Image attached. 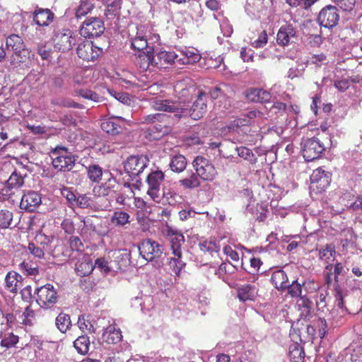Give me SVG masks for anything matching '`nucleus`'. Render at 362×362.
<instances>
[{
  "label": "nucleus",
  "mask_w": 362,
  "mask_h": 362,
  "mask_svg": "<svg viewBox=\"0 0 362 362\" xmlns=\"http://www.w3.org/2000/svg\"><path fill=\"white\" fill-rule=\"evenodd\" d=\"M339 21V14L336 6L328 5L320 12L317 21L321 26L332 28L337 26Z\"/></svg>",
  "instance_id": "nucleus-13"
},
{
  "label": "nucleus",
  "mask_w": 362,
  "mask_h": 362,
  "mask_svg": "<svg viewBox=\"0 0 362 362\" xmlns=\"http://www.w3.org/2000/svg\"><path fill=\"white\" fill-rule=\"evenodd\" d=\"M6 46L11 47L13 52H20L26 49L22 37L15 34L8 37L6 39Z\"/></svg>",
  "instance_id": "nucleus-39"
},
{
  "label": "nucleus",
  "mask_w": 362,
  "mask_h": 362,
  "mask_svg": "<svg viewBox=\"0 0 362 362\" xmlns=\"http://www.w3.org/2000/svg\"><path fill=\"white\" fill-rule=\"evenodd\" d=\"M122 335L119 329L113 326H109L103 334V340L110 344H116L121 341Z\"/></svg>",
  "instance_id": "nucleus-32"
},
{
  "label": "nucleus",
  "mask_w": 362,
  "mask_h": 362,
  "mask_svg": "<svg viewBox=\"0 0 362 362\" xmlns=\"http://www.w3.org/2000/svg\"><path fill=\"white\" fill-rule=\"evenodd\" d=\"M137 249L140 255L147 261L160 257L163 252V245L150 238L143 240L137 245Z\"/></svg>",
  "instance_id": "nucleus-9"
},
{
  "label": "nucleus",
  "mask_w": 362,
  "mask_h": 362,
  "mask_svg": "<svg viewBox=\"0 0 362 362\" xmlns=\"http://www.w3.org/2000/svg\"><path fill=\"white\" fill-rule=\"evenodd\" d=\"M327 60V56L324 53H320L316 54H313L310 56L308 60L307 63L313 64L317 66H321Z\"/></svg>",
  "instance_id": "nucleus-59"
},
{
  "label": "nucleus",
  "mask_w": 362,
  "mask_h": 362,
  "mask_svg": "<svg viewBox=\"0 0 362 362\" xmlns=\"http://www.w3.org/2000/svg\"><path fill=\"white\" fill-rule=\"evenodd\" d=\"M318 285L313 280L301 281L296 279L291 284H287L288 294L292 298L300 297L301 296L313 293L318 288Z\"/></svg>",
  "instance_id": "nucleus-8"
},
{
  "label": "nucleus",
  "mask_w": 362,
  "mask_h": 362,
  "mask_svg": "<svg viewBox=\"0 0 362 362\" xmlns=\"http://www.w3.org/2000/svg\"><path fill=\"white\" fill-rule=\"evenodd\" d=\"M257 289L255 286L249 284H243L238 288V297L240 300L245 302L254 300Z\"/></svg>",
  "instance_id": "nucleus-29"
},
{
  "label": "nucleus",
  "mask_w": 362,
  "mask_h": 362,
  "mask_svg": "<svg viewBox=\"0 0 362 362\" xmlns=\"http://www.w3.org/2000/svg\"><path fill=\"white\" fill-rule=\"evenodd\" d=\"M69 243L71 251L82 252L83 250V244L77 236H71L69 240Z\"/></svg>",
  "instance_id": "nucleus-58"
},
{
  "label": "nucleus",
  "mask_w": 362,
  "mask_h": 362,
  "mask_svg": "<svg viewBox=\"0 0 362 362\" xmlns=\"http://www.w3.org/2000/svg\"><path fill=\"white\" fill-rule=\"evenodd\" d=\"M151 107L156 111L173 113L177 119L188 115L187 105L181 101L154 98L151 100Z\"/></svg>",
  "instance_id": "nucleus-1"
},
{
  "label": "nucleus",
  "mask_w": 362,
  "mask_h": 362,
  "mask_svg": "<svg viewBox=\"0 0 362 362\" xmlns=\"http://www.w3.org/2000/svg\"><path fill=\"white\" fill-rule=\"evenodd\" d=\"M52 164L54 168L63 172L70 171L75 165V158L66 147L56 146L52 150Z\"/></svg>",
  "instance_id": "nucleus-2"
},
{
  "label": "nucleus",
  "mask_w": 362,
  "mask_h": 362,
  "mask_svg": "<svg viewBox=\"0 0 362 362\" xmlns=\"http://www.w3.org/2000/svg\"><path fill=\"white\" fill-rule=\"evenodd\" d=\"M78 326L79 329L83 332H88V333H95V327H94L93 324L90 322L88 317L86 318L84 315H81L78 317V322H77Z\"/></svg>",
  "instance_id": "nucleus-48"
},
{
  "label": "nucleus",
  "mask_w": 362,
  "mask_h": 362,
  "mask_svg": "<svg viewBox=\"0 0 362 362\" xmlns=\"http://www.w3.org/2000/svg\"><path fill=\"white\" fill-rule=\"evenodd\" d=\"M102 168L97 165H90L88 168V178L95 182H98L102 177Z\"/></svg>",
  "instance_id": "nucleus-53"
},
{
  "label": "nucleus",
  "mask_w": 362,
  "mask_h": 362,
  "mask_svg": "<svg viewBox=\"0 0 362 362\" xmlns=\"http://www.w3.org/2000/svg\"><path fill=\"white\" fill-rule=\"evenodd\" d=\"M23 278L18 273L11 271L5 277V288L10 293H17L23 286Z\"/></svg>",
  "instance_id": "nucleus-22"
},
{
  "label": "nucleus",
  "mask_w": 362,
  "mask_h": 362,
  "mask_svg": "<svg viewBox=\"0 0 362 362\" xmlns=\"http://www.w3.org/2000/svg\"><path fill=\"white\" fill-rule=\"evenodd\" d=\"M302 144V155L308 162L320 158L325 150L324 144L317 136L304 140Z\"/></svg>",
  "instance_id": "nucleus-7"
},
{
  "label": "nucleus",
  "mask_w": 362,
  "mask_h": 362,
  "mask_svg": "<svg viewBox=\"0 0 362 362\" xmlns=\"http://www.w3.org/2000/svg\"><path fill=\"white\" fill-rule=\"evenodd\" d=\"M206 94L204 91L199 92L197 100L194 102L189 110V115L192 119L197 120L203 117L206 112L207 105L206 103ZM189 112V110H188Z\"/></svg>",
  "instance_id": "nucleus-19"
},
{
  "label": "nucleus",
  "mask_w": 362,
  "mask_h": 362,
  "mask_svg": "<svg viewBox=\"0 0 362 362\" xmlns=\"http://www.w3.org/2000/svg\"><path fill=\"white\" fill-rule=\"evenodd\" d=\"M262 264V262L260 258L253 257L250 259V265L248 267H244V262H242V267L250 274H258L260 267Z\"/></svg>",
  "instance_id": "nucleus-51"
},
{
  "label": "nucleus",
  "mask_w": 362,
  "mask_h": 362,
  "mask_svg": "<svg viewBox=\"0 0 362 362\" xmlns=\"http://www.w3.org/2000/svg\"><path fill=\"white\" fill-rule=\"evenodd\" d=\"M103 49L95 45L91 41H83L76 48L78 57L84 61L92 62L97 59L102 54Z\"/></svg>",
  "instance_id": "nucleus-14"
},
{
  "label": "nucleus",
  "mask_w": 362,
  "mask_h": 362,
  "mask_svg": "<svg viewBox=\"0 0 362 362\" xmlns=\"http://www.w3.org/2000/svg\"><path fill=\"white\" fill-rule=\"evenodd\" d=\"M350 354L351 362H362V346H352Z\"/></svg>",
  "instance_id": "nucleus-62"
},
{
  "label": "nucleus",
  "mask_w": 362,
  "mask_h": 362,
  "mask_svg": "<svg viewBox=\"0 0 362 362\" xmlns=\"http://www.w3.org/2000/svg\"><path fill=\"white\" fill-rule=\"evenodd\" d=\"M187 163V159L184 156L176 155L172 158L170 167L173 172L181 173L186 168Z\"/></svg>",
  "instance_id": "nucleus-43"
},
{
  "label": "nucleus",
  "mask_w": 362,
  "mask_h": 362,
  "mask_svg": "<svg viewBox=\"0 0 362 362\" xmlns=\"http://www.w3.org/2000/svg\"><path fill=\"white\" fill-rule=\"evenodd\" d=\"M75 270L78 276H86L93 270V266L89 258H84L76 264Z\"/></svg>",
  "instance_id": "nucleus-35"
},
{
  "label": "nucleus",
  "mask_w": 362,
  "mask_h": 362,
  "mask_svg": "<svg viewBox=\"0 0 362 362\" xmlns=\"http://www.w3.org/2000/svg\"><path fill=\"white\" fill-rule=\"evenodd\" d=\"M328 294L327 291H319L315 296V303L317 310L324 313L325 310H328L327 307V298Z\"/></svg>",
  "instance_id": "nucleus-50"
},
{
  "label": "nucleus",
  "mask_w": 362,
  "mask_h": 362,
  "mask_svg": "<svg viewBox=\"0 0 362 362\" xmlns=\"http://www.w3.org/2000/svg\"><path fill=\"white\" fill-rule=\"evenodd\" d=\"M50 255L54 258L70 256L65 245L62 241H57L53 250H50Z\"/></svg>",
  "instance_id": "nucleus-52"
},
{
  "label": "nucleus",
  "mask_w": 362,
  "mask_h": 362,
  "mask_svg": "<svg viewBox=\"0 0 362 362\" xmlns=\"http://www.w3.org/2000/svg\"><path fill=\"white\" fill-rule=\"evenodd\" d=\"M334 272H332L334 274V280L337 283V286L334 288V296H335V303L337 306L340 308L341 310H346L344 307V296L341 291V288H340L339 285L338 284L339 282V276L341 274L344 266L341 262H337L334 266Z\"/></svg>",
  "instance_id": "nucleus-21"
},
{
  "label": "nucleus",
  "mask_w": 362,
  "mask_h": 362,
  "mask_svg": "<svg viewBox=\"0 0 362 362\" xmlns=\"http://www.w3.org/2000/svg\"><path fill=\"white\" fill-rule=\"evenodd\" d=\"M105 30L104 22L98 18H90L85 21L80 28L81 36L87 38L98 37Z\"/></svg>",
  "instance_id": "nucleus-11"
},
{
  "label": "nucleus",
  "mask_w": 362,
  "mask_h": 362,
  "mask_svg": "<svg viewBox=\"0 0 362 362\" xmlns=\"http://www.w3.org/2000/svg\"><path fill=\"white\" fill-rule=\"evenodd\" d=\"M95 8L94 4L90 0H81L75 10V17L81 18L90 13Z\"/></svg>",
  "instance_id": "nucleus-38"
},
{
  "label": "nucleus",
  "mask_w": 362,
  "mask_h": 362,
  "mask_svg": "<svg viewBox=\"0 0 362 362\" xmlns=\"http://www.w3.org/2000/svg\"><path fill=\"white\" fill-rule=\"evenodd\" d=\"M18 341L19 337L17 335H15L13 333H5L1 336L0 345L2 347L9 349L15 346V345L18 342Z\"/></svg>",
  "instance_id": "nucleus-47"
},
{
  "label": "nucleus",
  "mask_w": 362,
  "mask_h": 362,
  "mask_svg": "<svg viewBox=\"0 0 362 362\" xmlns=\"http://www.w3.org/2000/svg\"><path fill=\"white\" fill-rule=\"evenodd\" d=\"M111 222L117 226H124L130 223V215L124 211L116 210L110 218Z\"/></svg>",
  "instance_id": "nucleus-36"
},
{
  "label": "nucleus",
  "mask_w": 362,
  "mask_h": 362,
  "mask_svg": "<svg viewBox=\"0 0 362 362\" xmlns=\"http://www.w3.org/2000/svg\"><path fill=\"white\" fill-rule=\"evenodd\" d=\"M166 238L170 243V249L173 255H180L182 252V245L185 243V237L182 233L170 226H167Z\"/></svg>",
  "instance_id": "nucleus-15"
},
{
  "label": "nucleus",
  "mask_w": 362,
  "mask_h": 362,
  "mask_svg": "<svg viewBox=\"0 0 362 362\" xmlns=\"http://www.w3.org/2000/svg\"><path fill=\"white\" fill-rule=\"evenodd\" d=\"M199 179L196 173H191L189 177L180 180L179 183L185 189H195L201 185Z\"/></svg>",
  "instance_id": "nucleus-37"
},
{
  "label": "nucleus",
  "mask_w": 362,
  "mask_h": 362,
  "mask_svg": "<svg viewBox=\"0 0 362 362\" xmlns=\"http://www.w3.org/2000/svg\"><path fill=\"white\" fill-rule=\"evenodd\" d=\"M332 174L320 167L313 170L311 176V183L316 185L319 192L325 191L330 185Z\"/></svg>",
  "instance_id": "nucleus-18"
},
{
  "label": "nucleus",
  "mask_w": 362,
  "mask_h": 362,
  "mask_svg": "<svg viewBox=\"0 0 362 362\" xmlns=\"http://www.w3.org/2000/svg\"><path fill=\"white\" fill-rule=\"evenodd\" d=\"M192 165L197 175L204 181H212L217 175L214 165L203 156H197L192 162Z\"/></svg>",
  "instance_id": "nucleus-6"
},
{
  "label": "nucleus",
  "mask_w": 362,
  "mask_h": 362,
  "mask_svg": "<svg viewBox=\"0 0 362 362\" xmlns=\"http://www.w3.org/2000/svg\"><path fill=\"white\" fill-rule=\"evenodd\" d=\"M335 247L332 244H327L319 250V257L321 260L329 263L334 259Z\"/></svg>",
  "instance_id": "nucleus-42"
},
{
  "label": "nucleus",
  "mask_w": 362,
  "mask_h": 362,
  "mask_svg": "<svg viewBox=\"0 0 362 362\" xmlns=\"http://www.w3.org/2000/svg\"><path fill=\"white\" fill-rule=\"evenodd\" d=\"M20 197L21 208L28 210L29 211H33L34 209L39 206L41 203L40 195L34 191H28L27 193H24L23 195H21Z\"/></svg>",
  "instance_id": "nucleus-23"
},
{
  "label": "nucleus",
  "mask_w": 362,
  "mask_h": 362,
  "mask_svg": "<svg viewBox=\"0 0 362 362\" xmlns=\"http://www.w3.org/2000/svg\"><path fill=\"white\" fill-rule=\"evenodd\" d=\"M54 237L52 235H46L43 233L37 234L35 237V243L41 247L44 252H49L51 249V244L53 241Z\"/></svg>",
  "instance_id": "nucleus-44"
},
{
  "label": "nucleus",
  "mask_w": 362,
  "mask_h": 362,
  "mask_svg": "<svg viewBox=\"0 0 362 362\" xmlns=\"http://www.w3.org/2000/svg\"><path fill=\"white\" fill-rule=\"evenodd\" d=\"M52 41L56 50L66 52L76 43V35L69 28L59 29L54 32Z\"/></svg>",
  "instance_id": "nucleus-4"
},
{
  "label": "nucleus",
  "mask_w": 362,
  "mask_h": 362,
  "mask_svg": "<svg viewBox=\"0 0 362 362\" xmlns=\"http://www.w3.org/2000/svg\"><path fill=\"white\" fill-rule=\"evenodd\" d=\"M200 250L204 252H210L212 253L214 252H218L220 250V246L217 245L215 242L211 240H202L199 242V244Z\"/></svg>",
  "instance_id": "nucleus-54"
},
{
  "label": "nucleus",
  "mask_w": 362,
  "mask_h": 362,
  "mask_svg": "<svg viewBox=\"0 0 362 362\" xmlns=\"http://www.w3.org/2000/svg\"><path fill=\"white\" fill-rule=\"evenodd\" d=\"M288 357L291 362H303L305 351L303 347L298 343H292L288 347Z\"/></svg>",
  "instance_id": "nucleus-31"
},
{
  "label": "nucleus",
  "mask_w": 362,
  "mask_h": 362,
  "mask_svg": "<svg viewBox=\"0 0 362 362\" xmlns=\"http://www.w3.org/2000/svg\"><path fill=\"white\" fill-rule=\"evenodd\" d=\"M24 184V178L18 174L16 171H14L6 181V192L8 195L14 194L16 191L19 192V196L21 195L20 188Z\"/></svg>",
  "instance_id": "nucleus-26"
},
{
  "label": "nucleus",
  "mask_w": 362,
  "mask_h": 362,
  "mask_svg": "<svg viewBox=\"0 0 362 362\" xmlns=\"http://www.w3.org/2000/svg\"><path fill=\"white\" fill-rule=\"evenodd\" d=\"M21 270L27 275L35 276L38 274L39 269L37 267H33L27 262H22L20 264Z\"/></svg>",
  "instance_id": "nucleus-64"
},
{
  "label": "nucleus",
  "mask_w": 362,
  "mask_h": 362,
  "mask_svg": "<svg viewBox=\"0 0 362 362\" xmlns=\"http://www.w3.org/2000/svg\"><path fill=\"white\" fill-rule=\"evenodd\" d=\"M177 54L175 52L159 51L153 54V68L159 69L168 68L177 62Z\"/></svg>",
  "instance_id": "nucleus-17"
},
{
  "label": "nucleus",
  "mask_w": 362,
  "mask_h": 362,
  "mask_svg": "<svg viewBox=\"0 0 362 362\" xmlns=\"http://www.w3.org/2000/svg\"><path fill=\"white\" fill-rule=\"evenodd\" d=\"M246 97L252 102L264 103L270 100L271 94L262 88H250L247 90Z\"/></svg>",
  "instance_id": "nucleus-27"
},
{
  "label": "nucleus",
  "mask_w": 362,
  "mask_h": 362,
  "mask_svg": "<svg viewBox=\"0 0 362 362\" xmlns=\"http://www.w3.org/2000/svg\"><path fill=\"white\" fill-rule=\"evenodd\" d=\"M173 117L165 113H155L143 117L142 123L151 124L148 131L161 134H168L173 124Z\"/></svg>",
  "instance_id": "nucleus-3"
},
{
  "label": "nucleus",
  "mask_w": 362,
  "mask_h": 362,
  "mask_svg": "<svg viewBox=\"0 0 362 362\" xmlns=\"http://www.w3.org/2000/svg\"><path fill=\"white\" fill-rule=\"evenodd\" d=\"M30 51L28 49L20 52H13L10 58V66L13 69L21 67L25 64L30 58Z\"/></svg>",
  "instance_id": "nucleus-28"
},
{
  "label": "nucleus",
  "mask_w": 362,
  "mask_h": 362,
  "mask_svg": "<svg viewBox=\"0 0 362 362\" xmlns=\"http://www.w3.org/2000/svg\"><path fill=\"white\" fill-rule=\"evenodd\" d=\"M100 127L103 131L107 134H118L122 130L121 126L112 119L103 121Z\"/></svg>",
  "instance_id": "nucleus-46"
},
{
  "label": "nucleus",
  "mask_w": 362,
  "mask_h": 362,
  "mask_svg": "<svg viewBox=\"0 0 362 362\" xmlns=\"http://www.w3.org/2000/svg\"><path fill=\"white\" fill-rule=\"evenodd\" d=\"M135 63L141 71L151 69L153 68V54H151L148 51L146 54L144 52L139 54L136 58Z\"/></svg>",
  "instance_id": "nucleus-34"
},
{
  "label": "nucleus",
  "mask_w": 362,
  "mask_h": 362,
  "mask_svg": "<svg viewBox=\"0 0 362 362\" xmlns=\"http://www.w3.org/2000/svg\"><path fill=\"white\" fill-rule=\"evenodd\" d=\"M52 50L49 46L45 44H40L37 47V53L40 56L42 59H48L52 54Z\"/></svg>",
  "instance_id": "nucleus-61"
},
{
  "label": "nucleus",
  "mask_w": 362,
  "mask_h": 362,
  "mask_svg": "<svg viewBox=\"0 0 362 362\" xmlns=\"http://www.w3.org/2000/svg\"><path fill=\"white\" fill-rule=\"evenodd\" d=\"M129 40L130 42L131 48L143 51L148 47L147 36L144 30L137 28L135 32L129 34Z\"/></svg>",
  "instance_id": "nucleus-20"
},
{
  "label": "nucleus",
  "mask_w": 362,
  "mask_h": 362,
  "mask_svg": "<svg viewBox=\"0 0 362 362\" xmlns=\"http://www.w3.org/2000/svg\"><path fill=\"white\" fill-rule=\"evenodd\" d=\"M90 340L87 335L79 336L74 342V346L78 353L85 355L86 354L90 348Z\"/></svg>",
  "instance_id": "nucleus-41"
},
{
  "label": "nucleus",
  "mask_w": 362,
  "mask_h": 362,
  "mask_svg": "<svg viewBox=\"0 0 362 362\" xmlns=\"http://www.w3.org/2000/svg\"><path fill=\"white\" fill-rule=\"evenodd\" d=\"M165 180V173L160 170H152L146 177V194L156 203L161 202V185Z\"/></svg>",
  "instance_id": "nucleus-5"
},
{
  "label": "nucleus",
  "mask_w": 362,
  "mask_h": 362,
  "mask_svg": "<svg viewBox=\"0 0 362 362\" xmlns=\"http://www.w3.org/2000/svg\"><path fill=\"white\" fill-rule=\"evenodd\" d=\"M337 6L343 11H351L356 4V0H334Z\"/></svg>",
  "instance_id": "nucleus-57"
},
{
  "label": "nucleus",
  "mask_w": 362,
  "mask_h": 362,
  "mask_svg": "<svg viewBox=\"0 0 362 362\" xmlns=\"http://www.w3.org/2000/svg\"><path fill=\"white\" fill-rule=\"evenodd\" d=\"M173 257L168 259V265L170 269L177 276H180L181 271L185 267L186 263L182 260V252L180 255H173Z\"/></svg>",
  "instance_id": "nucleus-33"
},
{
  "label": "nucleus",
  "mask_w": 362,
  "mask_h": 362,
  "mask_svg": "<svg viewBox=\"0 0 362 362\" xmlns=\"http://www.w3.org/2000/svg\"><path fill=\"white\" fill-rule=\"evenodd\" d=\"M299 298L300 300L298 301V305L303 309L302 315L305 317L310 315L313 309L312 301L307 297V295L301 296Z\"/></svg>",
  "instance_id": "nucleus-49"
},
{
  "label": "nucleus",
  "mask_w": 362,
  "mask_h": 362,
  "mask_svg": "<svg viewBox=\"0 0 362 362\" xmlns=\"http://www.w3.org/2000/svg\"><path fill=\"white\" fill-rule=\"evenodd\" d=\"M54 13L48 8H37L33 13V21L39 26H48L54 19Z\"/></svg>",
  "instance_id": "nucleus-25"
},
{
  "label": "nucleus",
  "mask_w": 362,
  "mask_h": 362,
  "mask_svg": "<svg viewBox=\"0 0 362 362\" xmlns=\"http://www.w3.org/2000/svg\"><path fill=\"white\" fill-rule=\"evenodd\" d=\"M272 284L278 290H286L288 284V276L284 270H277L272 273L271 276Z\"/></svg>",
  "instance_id": "nucleus-30"
},
{
  "label": "nucleus",
  "mask_w": 362,
  "mask_h": 362,
  "mask_svg": "<svg viewBox=\"0 0 362 362\" xmlns=\"http://www.w3.org/2000/svg\"><path fill=\"white\" fill-rule=\"evenodd\" d=\"M55 324L61 332L65 333L71 325L70 316L64 313H59L56 317Z\"/></svg>",
  "instance_id": "nucleus-45"
},
{
  "label": "nucleus",
  "mask_w": 362,
  "mask_h": 362,
  "mask_svg": "<svg viewBox=\"0 0 362 362\" xmlns=\"http://www.w3.org/2000/svg\"><path fill=\"white\" fill-rule=\"evenodd\" d=\"M37 302L44 308H51L57 301V293L54 286L50 284H47L37 288L36 291Z\"/></svg>",
  "instance_id": "nucleus-12"
},
{
  "label": "nucleus",
  "mask_w": 362,
  "mask_h": 362,
  "mask_svg": "<svg viewBox=\"0 0 362 362\" xmlns=\"http://www.w3.org/2000/svg\"><path fill=\"white\" fill-rule=\"evenodd\" d=\"M240 57L244 62H255L257 60L265 59L263 53L255 54L253 49L247 47H243L240 51Z\"/></svg>",
  "instance_id": "nucleus-40"
},
{
  "label": "nucleus",
  "mask_w": 362,
  "mask_h": 362,
  "mask_svg": "<svg viewBox=\"0 0 362 362\" xmlns=\"http://www.w3.org/2000/svg\"><path fill=\"white\" fill-rule=\"evenodd\" d=\"M201 56L194 48H185L180 51V57L177 55V62L180 64H194L198 62Z\"/></svg>",
  "instance_id": "nucleus-24"
},
{
  "label": "nucleus",
  "mask_w": 362,
  "mask_h": 362,
  "mask_svg": "<svg viewBox=\"0 0 362 362\" xmlns=\"http://www.w3.org/2000/svg\"><path fill=\"white\" fill-rule=\"evenodd\" d=\"M13 219L12 212L8 210L0 211V227L1 228H8Z\"/></svg>",
  "instance_id": "nucleus-56"
},
{
  "label": "nucleus",
  "mask_w": 362,
  "mask_h": 362,
  "mask_svg": "<svg viewBox=\"0 0 362 362\" xmlns=\"http://www.w3.org/2000/svg\"><path fill=\"white\" fill-rule=\"evenodd\" d=\"M149 159L146 156H131L124 163V170L130 176H138L148 166Z\"/></svg>",
  "instance_id": "nucleus-10"
},
{
  "label": "nucleus",
  "mask_w": 362,
  "mask_h": 362,
  "mask_svg": "<svg viewBox=\"0 0 362 362\" xmlns=\"http://www.w3.org/2000/svg\"><path fill=\"white\" fill-rule=\"evenodd\" d=\"M28 249L30 254H32L35 257L38 259L45 258V252L44 250H42L41 247H39L38 245L35 242L30 243L28 244Z\"/></svg>",
  "instance_id": "nucleus-60"
},
{
  "label": "nucleus",
  "mask_w": 362,
  "mask_h": 362,
  "mask_svg": "<svg viewBox=\"0 0 362 362\" xmlns=\"http://www.w3.org/2000/svg\"><path fill=\"white\" fill-rule=\"evenodd\" d=\"M298 40L297 31L291 24L281 26L276 35V42L279 45L285 47L295 43Z\"/></svg>",
  "instance_id": "nucleus-16"
},
{
  "label": "nucleus",
  "mask_w": 362,
  "mask_h": 362,
  "mask_svg": "<svg viewBox=\"0 0 362 362\" xmlns=\"http://www.w3.org/2000/svg\"><path fill=\"white\" fill-rule=\"evenodd\" d=\"M268 41V36L266 30H262L258 38L254 40L251 45L255 48L263 47Z\"/></svg>",
  "instance_id": "nucleus-63"
},
{
  "label": "nucleus",
  "mask_w": 362,
  "mask_h": 362,
  "mask_svg": "<svg viewBox=\"0 0 362 362\" xmlns=\"http://www.w3.org/2000/svg\"><path fill=\"white\" fill-rule=\"evenodd\" d=\"M317 0H286L291 7H300L303 9H308Z\"/></svg>",
  "instance_id": "nucleus-55"
}]
</instances>
